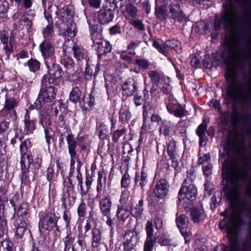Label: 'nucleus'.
Listing matches in <instances>:
<instances>
[{
	"instance_id": "1",
	"label": "nucleus",
	"mask_w": 251,
	"mask_h": 251,
	"mask_svg": "<svg viewBox=\"0 0 251 251\" xmlns=\"http://www.w3.org/2000/svg\"><path fill=\"white\" fill-rule=\"evenodd\" d=\"M223 168V176L226 182L224 191L231 202H234L239 196L238 180H244L246 174L236 164L225 163Z\"/></svg>"
},
{
	"instance_id": "2",
	"label": "nucleus",
	"mask_w": 251,
	"mask_h": 251,
	"mask_svg": "<svg viewBox=\"0 0 251 251\" xmlns=\"http://www.w3.org/2000/svg\"><path fill=\"white\" fill-rule=\"evenodd\" d=\"M225 77L227 83L226 95L229 100H234L240 98L251 97V85L248 87L246 92L244 93L233 69H227Z\"/></svg>"
},
{
	"instance_id": "3",
	"label": "nucleus",
	"mask_w": 251,
	"mask_h": 251,
	"mask_svg": "<svg viewBox=\"0 0 251 251\" xmlns=\"http://www.w3.org/2000/svg\"><path fill=\"white\" fill-rule=\"evenodd\" d=\"M45 64L48 69V73L43 76L42 83L48 81L50 84H59L63 74L61 67L56 63V61Z\"/></svg>"
},
{
	"instance_id": "4",
	"label": "nucleus",
	"mask_w": 251,
	"mask_h": 251,
	"mask_svg": "<svg viewBox=\"0 0 251 251\" xmlns=\"http://www.w3.org/2000/svg\"><path fill=\"white\" fill-rule=\"evenodd\" d=\"M56 90L53 86L46 87L45 89H41L37 98L33 105L34 108L40 109L53 100L56 97Z\"/></svg>"
},
{
	"instance_id": "5",
	"label": "nucleus",
	"mask_w": 251,
	"mask_h": 251,
	"mask_svg": "<svg viewBox=\"0 0 251 251\" xmlns=\"http://www.w3.org/2000/svg\"><path fill=\"white\" fill-rule=\"evenodd\" d=\"M66 141L68 147V153L70 156L71 169L70 176H72L75 171L74 168L75 160L77 162L76 170H80L82 163L80 159L78 158V155L76 153V149L77 148V144L75 137L73 135H68L66 136Z\"/></svg>"
},
{
	"instance_id": "6",
	"label": "nucleus",
	"mask_w": 251,
	"mask_h": 251,
	"mask_svg": "<svg viewBox=\"0 0 251 251\" xmlns=\"http://www.w3.org/2000/svg\"><path fill=\"white\" fill-rule=\"evenodd\" d=\"M242 220L239 213L233 211L228 218V221L222 220L219 224V227L223 229L226 228L229 233L235 232L238 226L241 224Z\"/></svg>"
},
{
	"instance_id": "7",
	"label": "nucleus",
	"mask_w": 251,
	"mask_h": 251,
	"mask_svg": "<svg viewBox=\"0 0 251 251\" xmlns=\"http://www.w3.org/2000/svg\"><path fill=\"white\" fill-rule=\"evenodd\" d=\"M165 104L169 113L173 114L176 117L181 118L188 114L185 107L180 105L176 100L172 96H169L165 100Z\"/></svg>"
},
{
	"instance_id": "8",
	"label": "nucleus",
	"mask_w": 251,
	"mask_h": 251,
	"mask_svg": "<svg viewBox=\"0 0 251 251\" xmlns=\"http://www.w3.org/2000/svg\"><path fill=\"white\" fill-rule=\"evenodd\" d=\"M189 180L186 178L183 181L178 193V199L179 201L185 199L192 201L197 196V190L195 186L192 184L187 185L188 181Z\"/></svg>"
},
{
	"instance_id": "9",
	"label": "nucleus",
	"mask_w": 251,
	"mask_h": 251,
	"mask_svg": "<svg viewBox=\"0 0 251 251\" xmlns=\"http://www.w3.org/2000/svg\"><path fill=\"white\" fill-rule=\"evenodd\" d=\"M153 46L165 56L168 55L170 50H174L177 53L181 51L180 43L177 40H168L165 42V44L154 41Z\"/></svg>"
},
{
	"instance_id": "10",
	"label": "nucleus",
	"mask_w": 251,
	"mask_h": 251,
	"mask_svg": "<svg viewBox=\"0 0 251 251\" xmlns=\"http://www.w3.org/2000/svg\"><path fill=\"white\" fill-rule=\"evenodd\" d=\"M18 104V102L15 98L6 97L2 112L10 121L14 122L17 120V115L15 108Z\"/></svg>"
},
{
	"instance_id": "11",
	"label": "nucleus",
	"mask_w": 251,
	"mask_h": 251,
	"mask_svg": "<svg viewBox=\"0 0 251 251\" xmlns=\"http://www.w3.org/2000/svg\"><path fill=\"white\" fill-rule=\"evenodd\" d=\"M40 50L44 57L45 64L55 61L54 47L49 40H44L40 44Z\"/></svg>"
},
{
	"instance_id": "12",
	"label": "nucleus",
	"mask_w": 251,
	"mask_h": 251,
	"mask_svg": "<svg viewBox=\"0 0 251 251\" xmlns=\"http://www.w3.org/2000/svg\"><path fill=\"white\" fill-rule=\"evenodd\" d=\"M59 217L54 213L48 212L41 215L39 223V226L47 230H51L56 224Z\"/></svg>"
},
{
	"instance_id": "13",
	"label": "nucleus",
	"mask_w": 251,
	"mask_h": 251,
	"mask_svg": "<svg viewBox=\"0 0 251 251\" xmlns=\"http://www.w3.org/2000/svg\"><path fill=\"white\" fill-rule=\"evenodd\" d=\"M124 239L125 251H136L134 247L139 241V235L136 231L134 230L127 231Z\"/></svg>"
},
{
	"instance_id": "14",
	"label": "nucleus",
	"mask_w": 251,
	"mask_h": 251,
	"mask_svg": "<svg viewBox=\"0 0 251 251\" xmlns=\"http://www.w3.org/2000/svg\"><path fill=\"white\" fill-rule=\"evenodd\" d=\"M69 45L72 46L74 56L77 60L86 58L87 51L82 47L75 44L73 41L69 39H68L63 44V49L64 52L66 51Z\"/></svg>"
},
{
	"instance_id": "15",
	"label": "nucleus",
	"mask_w": 251,
	"mask_h": 251,
	"mask_svg": "<svg viewBox=\"0 0 251 251\" xmlns=\"http://www.w3.org/2000/svg\"><path fill=\"white\" fill-rule=\"evenodd\" d=\"M74 8L72 5H67L63 7L60 11L58 15V21L57 22L60 25H65V24L73 22V17L74 15Z\"/></svg>"
},
{
	"instance_id": "16",
	"label": "nucleus",
	"mask_w": 251,
	"mask_h": 251,
	"mask_svg": "<svg viewBox=\"0 0 251 251\" xmlns=\"http://www.w3.org/2000/svg\"><path fill=\"white\" fill-rule=\"evenodd\" d=\"M40 123L45 129L46 141L49 146L53 141L54 133L50 128H48V127L50 125V121L49 116L48 115L44 116L41 114L40 115Z\"/></svg>"
},
{
	"instance_id": "17",
	"label": "nucleus",
	"mask_w": 251,
	"mask_h": 251,
	"mask_svg": "<svg viewBox=\"0 0 251 251\" xmlns=\"http://www.w3.org/2000/svg\"><path fill=\"white\" fill-rule=\"evenodd\" d=\"M224 12L221 18V22L225 25L229 24L234 17V9L231 0H226V2L223 4Z\"/></svg>"
},
{
	"instance_id": "18",
	"label": "nucleus",
	"mask_w": 251,
	"mask_h": 251,
	"mask_svg": "<svg viewBox=\"0 0 251 251\" xmlns=\"http://www.w3.org/2000/svg\"><path fill=\"white\" fill-rule=\"evenodd\" d=\"M169 185L166 180L162 179L156 184L153 193L155 197L159 199H164L167 195Z\"/></svg>"
},
{
	"instance_id": "19",
	"label": "nucleus",
	"mask_w": 251,
	"mask_h": 251,
	"mask_svg": "<svg viewBox=\"0 0 251 251\" xmlns=\"http://www.w3.org/2000/svg\"><path fill=\"white\" fill-rule=\"evenodd\" d=\"M31 147L30 141L28 139H25L22 141L20 146V151L21 154L20 162H32V159L31 158L30 155L28 153V150Z\"/></svg>"
},
{
	"instance_id": "20",
	"label": "nucleus",
	"mask_w": 251,
	"mask_h": 251,
	"mask_svg": "<svg viewBox=\"0 0 251 251\" xmlns=\"http://www.w3.org/2000/svg\"><path fill=\"white\" fill-rule=\"evenodd\" d=\"M56 25L58 26L61 33L65 37L72 38L76 34L77 28L75 24L73 21L66 24V28L64 27V25H60L58 22L57 23Z\"/></svg>"
},
{
	"instance_id": "21",
	"label": "nucleus",
	"mask_w": 251,
	"mask_h": 251,
	"mask_svg": "<svg viewBox=\"0 0 251 251\" xmlns=\"http://www.w3.org/2000/svg\"><path fill=\"white\" fill-rule=\"evenodd\" d=\"M51 12H44L45 17L47 21L48 25L43 29V35L45 40H49L52 37L54 33L53 21L51 17Z\"/></svg>"
},
{
	"instance_id": "22",
	"label": "nucleus",
	"mask_w": 251,
	"mask_h": 251,
	"mask_svg": "<svg viewBox=\"0 0 251 251\" xmlns=\"http://www.w3.org/2000/svg\"><path fill=\"white\" fill-rule=\"evenodd\" d=\"M170 13L172 18L175 21L181 22L186 20V16L182 12L177 3L173 2L170 4Z\"/></svg>"
},
{
	"instance_id": "23",
	"label": "nucleus",
	"mask_w": 251,
	"mask_h": 251,
	"mask_svg": "<svg viewBox=\"0 0 251 251\" xmlns=\"http://www.w3.org/2000/svg\"><path fill=\"white\" fill-rule=\"evenodd\" d=\"M123 94L126 96H131L137 89V83L133 78L126 81L122 86Z\"/></svg>"
},
{
	"instance_id": "24",
	"label": "nucleus",
	"mask_w": 251,
	"mask_h": 251,
	"mask_svg": "<svg viewBox=\"0 0 251 251\" xmlns=\"http://www.w3.org/2000/svg\"><path fill=\"white\" fill-rule=\"evenodd\" d=\"M103 243L102 230L97 227H94L92 230V247L98 249Z\"/></svg>"
},
{
	"instance_id": "25",
	"label": "nucleus",
	"mask_w": 251,
	"mask_h": 251,
	"mask_svg": "<svg viewBox=\"0 0 251 251\" xmlns=\"http://www.w3.org/2000/svg\"><path fill=\"white\" fill-rule=\"evenodd\" d=\"M192 220L194 223L202 222L206 216L202 206L195 207L190 210Z\"/></svg>"
},
{
	"instance_id": "26",
	"label": "nucleus",
	"mask_w": 251,
	"mask_h": 251,
	"mask_svg": "<svg viewBox=\"0 0 251 251\" xmlns=\"http://www.w3.org/2000/svg\"><path fill=\"white\" fill-rule=\"evenodd\" d=\"M36 123L35 120L30 119L29 112L27 110L25 116L24 133L25 135L32 133L36 127Z\"/></svg>"
},
{
	"instance_id": "27",
	"label": "nucleus",
	"mask_w": 251,
	"mask_h": 251,
	"mask_svg": "<svg viewBox=\"0 0 251 251\" xmlns=\"http://www.w3.org/2000/svg\"><path fill=\"white\" fill-rule=\"evenodd\" d=\"M112 207V201L109 198L105 197L102 198L99 202L100 212L104 216L110 215Z\"/></svg>"
},
{
	"instance_id": "28",
	"label": "nucleus",
	"mask_w": 251,
	"mask_h": 251,
	"mask_svg": "<svg viewBox=\"0 0 251 251\" xmlns=\"http://www.w3.org/2000/svg\"><path fill=\"white\" fill-rule=\"evenodd\" d=\"M0 39L3 44L5 45L3 49L6 54L9 55L12 52L13 49L12 41L10 40L8 42V32L5 30L2 31L0 34Z\"/></svg>"
},
{
	"instance_id": "29",
	"label": "nucleus",
	"mask_w": 251,
	"mask_h": 251,
	"mask_svg": "<svg viewBox=\"0 0 251 251\" xmlns=\"http://www.w3.org/2000/svg\"><path fill=\"white\" fill-rule=\"evenodd\" d=\"M114 15L111 10H101L98 15V19L101 24H105L113 20Z\"/></svg>"
},
{
	"instance_id": "30",
	"label": "nucleus",
	"mask_w": 251,
	"mask_h": 251,
	"mask_svg": "<svg viewBox=\"0 0 251 251\" xmlns=\"http://www.w3.org/2000/svg\"><path fill=\"white\" fill-rule=\"evenodd\" d=\"M131 118L129 107L126 105H122L119 111V120L123 123H128Z\"/></svg>"
},
{
	"instance_id": "31",
	"label": "nucleus",
	"mask_w": 251,
	"mask_h": 251,
	"mask_svg": "<svg viewBox=\"0 0 251 251\" xmlns=\"http://www.w3.org/2000/svg\"><path fill=\"white\" fill-rule=\"evenodd\" d=\"M96 44L98 45L97 50L100 54H105L110 52L112 50L111 45L106 40L99 41L96 42Z\"/></svg>"
},
{
	"instance_id": "32",
	"label": "nucleus",
	"mask_w": 251,
	"mask_h": 251,
	"mask_svg": "<svg viewBox=\"0 0 251 251\" xmlns=\"http://www.w3.org/2000/svg\"><path fill=\"white\" fill-rule=\"evenodd\" d=\"M32 162H20L22 170L21 181L22 184H28L29 182L28 168Z\"/></svg>"
},
{
	"instance_id": "33",
	"label": "nucleus",
	"mask_w": 251,
	"mask_h": 251,
	"mask_svg": "<svg viewBox=\"0 0 251 251\" xmlns=\"http://www.w3.org/2000/svg\"><path fill=\"white\" fill-rule=\"evenodd\" d=\"M75 236L70 229L67 231L66 236L63 239L64 244V249L70 250L72 248V251H75L73 245L75 241Z\"/></svg>"
},
{
	"instance_id": "34",
	"label": "nucleus",
	"mask_w": 251,
	"mask_h": 251,
	"mask_svg": "<svg viewBox=\"0 0 251 251\" xmlns=\"http://www.w3.org/2000/svg\"><path fill=\"white\" fill-rule=\"evenodd\" d=\"M129 208L130 206L118 205L116 215L119 220L121 221H125L128 218L130 214H131Z\"/></svg>"
},
{
	"instance_id": "35",
	"label": "nucleus",
	"mask_w": 251,
	"mask_h": 251,
	"mask_svg": "<svg viewBox=\"0 0 251 251\" xmlns=\"http://www.w3.org/2000/svg\"><path fill=\"white\" fill-rule=\"evenodd\" d=\"M207 129V126L205 124H201L198 127L196 133L200 138V145L204 146L207 141V137L205 136V132Z\"/></svg>"
},
{
	"instance_id": "36",
	"label": "nucleus",
	"mask_w": 251,
	"mask_h": 251,
	"mask_svg": "<svg viewBox=\"0 0 251 251\" xmlns=\"http://www.w3.org/2000/svg\"><path fill=\"white\" fill-rule=\"evenodd\" d=\"M106 177L103 172H99L98 173V185L97 186V191L98 194L96 196L97 199H99L101 197V193L103 190V185L106 183Z\"/></svg>"
},
{
	"instance_id": "37",
	"label": "nucleus",
	"mask_w": 251,
	"mask_h": 251,
	"mask_svg": "<svg viewBox=\"0 0 251 251\" xmlns=\"http://www.w3.org/2000/svg\"><path fill=\"white\" fill-rule=\"evenodd\" d=\"M143 204L144 201L143 200H140L139 201L138 203L135 205H130L129 208L131 215L135 217H139L142 214L144 210Z\"/></svg>"
},
{
	"instance_id": "38",
	"label": "nucleus",
	"mask_w": 251,
	"mask_h": 251,
	"mask_svg": "<svg viewBox=\"0 0 251 251\" xmlns=\"http://www.w3.org/2000/svg\"><path fill=\"white\" fill-rule=\"evenodd\" d=\"M61 63L66 69L68 74L72 73L74 70V62L72 58L68 56H64L61 60Z\"/></svg>"
},
{
	"instance_id": "39",
	"label": "nucleus",
	"mask_w": 251,
	"mask_h": 251,
	"mask_svg": "<svg viewBox=\"0 0 251 251\" xmlns=\"http://www.w3.org/2000/svg\"><path fill=\"white\" fill-rule=\"evenodd\" d=\"M82 98L81 92L77 87L73 88L69 94L70 100L74 103L80 102Z\"/></svg>"
},
{
	"instance_id": "40",
	"label": "nucleus",
	"mask_w": 251,
	"mask_h": 251,
	"mask_svg": "<svg viewBox=\"0 0 251 251\" xmlns=\"http://www.w3.org/2000/svg\"><path fill=\"white\" fill-rule=\"evenodd\" d=\"M27 220H25L21 221L19 224L15 233V236L17 239L22 238L24 235L27 228Z\"/></svg>"
},
{
	"instance_id": "41",
	"label": "nucleus",
	"mask_w": 251,
	"mask_h": 251,
	"mask_svg": "<svg viewBox=\"0 0 251 251\" xmlns=\"http://www.w3.org/2000/svg\"><path fill=\"white\" fill-rule=\"evenodd\" d=\"M131 200L130 192L128 190H125L122 193L119 205H122V206H130Z\"/></svg>"
},
{
	"instance_id": "42",
	"label": "nucleus",
	"mask_w": 251,
	"mask_h": 251,
	"mask_svg": "<svg viewBox=\"0 0 251 251\" xmlns=\"http://www.w3.org/2000/svg\"><path fill=\"white\" fill-rule=\"evenodd\" d=\"M148 182L147 174L142 171L140 173L136 174L135 177V183L136 185L141 187L142 189Z\"/></svg>"
},
{
	"instance_id": "43",
	"label": "nucleus",
	"mask_w": 251,
	"mask_h": 251,
	"mask_svg": "<svg viewBox=\"0 0 251 251\" xmlns=\"http://www.w3.org/2000/svg\"><path fill=\"white\" fill-rule=\"evenodd\" d=\"M176 143L172 139L169 140L167 144V151L171 159H175L177 156L176 153Z\"/></svg>"
},
{
	"instance_id": "44",
	"label": "nucleus",
	"mask_w": 251,
	"mask_h": 251,
	"mask_svg": "<svg viewBox=\"0 0 251 251\" xmlns=\"http://www.w3.org/2000/svg\"><path fill=\"white\" fill-rule=\"evenodd\" d=\"M29 205L28 203L23 202L19 205L18 208L17 215L19 217L24 218L29 213Z\"/></svg>"
},
{
	"instance_id": "45",
	"label": "nucleus",
	"mask_w": 251,
	"mask_h": 251,
	"mask_svg": "<svg viewBox=\"0 0 251 251\" xmlns=\"http://www.w3.org/2000/svg\"><path fill=\"white\" fill-rule=\"evenodd\" d=\"M99 137L101 140L107 139L108 138V126L103 124H100L98 127Z\"/></svg>"
},
{
	"instance_id": "46",
	"label": "nucleus",
	"mask_w": 251,
	"mask_h": 251,
	"mask_svg": "<svg viewBox=\"0 0 251 251\" xmlns=\"http://www.w3.org/2000/svg\"><path fill=\"white\" fill-rule=\"evenodd\" d=\"M138 10L132 4L127 5L125 11V17L127 18H135L137 16Z\"/></svg>"
},
{
	"instance_id": "47",
	"label": "nucleus",
	"mask_w": 251,
	"mask_h": 251,
	"mask_svg": "<svg viewBox=\"0 0 251 251\" xmlns=\"http://www.w3.org/2000/svg\"><path fill=\"white\" fill-rule=\"evenodd\" d=\"M155 15L156 17L161 20H164L167 17L166 6L155 7Z\"/></svg>"
},
{
	"instance_id": "48",
	"label": "nucleus",
	"mask_w": 251,
	"mask_h": 251,
	"mask_svg": "<svg viewBox=\"0 0 251 251\" xmlns=\"http://www.w3.org/2000/svg\"><path fill=\"white\" fill-rule=\"evenodd\" d=\"M27 65L30 71L35 72L39 70L40 67V62L36 59H30L27 62Z\"/></svg>"
},
{
	"instance_id": "49",
	"label": "nucleus",
	"mask_w": 251,
	"mask_h": 251,
	"mask_svg": "<svg viewBox=\"0 0 251 251\" xmlns=\"http://www.w3.org/2000/svg\"><path fill=\"white\" fill-rule=\"evenodd\" d=\"M156 241L154 238H147L144 246V251H152Z\"/></svg>"
},
{
	"instance_id": "50",
	"label": "nucleus",
	"mask_w": 251,
	"mask_h": 251,
	"mask_svg": "<svg viewBox=\"0 0 251 251\" xmlns=\"http://www.w3.org/2000/svg\"><path fill=\"white\" fill-rule=\"evenodd\" d=\"M9 9V3L7 1H3L0 3V17L4 19Z\"/></svg>"
},
{
	"instance_id": "51",
	"label": "nucleus",
	"mask_w": 251,
	"mask_h": 251,
	"mask_svg": "<svg viewBox=\"0 0 251 251\" xmlns=\"http://www.w3.org/2000/svg\"><path fill=\"white\" fill-rule=\"evenodd\" d=\"M149 76L151 78L152 82L155 84H159L162 80L159 74L156 71H151L148 73Z\"/></svg>"
},
{
	"instance_id": "52",
	"label": "nucleus",
	"mask_w": 251,
	"mask_h": 251,
	"mask_svg": "<svg viewBox=\"0 0 251 251\" xmlns=\"http://www.w3.org/2000/svg\"><path fill=\"white\" fill-rule=\"evenodd\" d=\"M182 235L184 237L186 243H189L190 239L191 233L188 228L186 227V226H183L182 227H178Z\"/></svg>"
},
{
	"instance_id": "53",
	"label": "nucleus",
	"mask_w": 251,
	"mask_h": 251,
	"mask_svg": "<svg viewBox=\"0 0 251 251\" xmlns=\"http://www.w3.org/2000/svg\"><path fill=\"white\" fill-rule=\"evenodd\" d=\"M189 124V121L188 120H181L177 123L176 126L180 133H182L185 132Z\"/></svg>"
},
{
	"instance_id": "54",
	"label": "nucleus",
	"mask_w": 251,
	"mask_h": 251,
	"mask_svg": "<svg viewBox=\"0 0 251 251\" xmlns=\"http://www.w3.org/2000/svg\"><path fill=\"white\" fill-rule=\"evenodd\" d=\"M188 221V218L184 215L177 216L176 218V223L178 227L186 226Z\"/></svg>"
},
{
	"instance_id": "55",
	"label": "nucleus",
	"mask_w": 251,
	"mask_h": 251,
	"mask_svg": "<svg viewBox=\"0 0 251 251\" xmlns=\"http://www.w3.org/2000/svg\"><path fill=\"white\" fill-rule=\"evenodd\" d=\"M87 207L85 202L82 201L78 205L77 209V213L79 218L83 217L86 214Z\"/></svg>"
},
{
	"instance_id": "56",
	"label": "nucleus",
	"mask_w": 251,
	"mask_h": 251,
	"mask_svg": "<svg viewBox=\"0 0 251 251\" xmlns=\"http://www.w3.org/2000/svg\"><path fill=\"white\" fill-rule=\"evenodd\" d=\"M135 62L137 65L143 69H147L150 66V62L147 60L143 58H137L135 59Z\"/></svg>"
},
{
	"instance_id": "57",
	"label": "nucleus",
	"mask_w": 251,
	"mask_h": 251,
	"mask_svg": "<svg viewBox=\"0 0 251 251\" xmlns=\"http://www.w3.org/2000/svg\"><path fill=\"white\" fill-rule=\"evenodd\" d=\"M146 231L147 233V238H153V224L151 221H148L146 225Z\"/></svg>"
},
{
	"instance_id": "58",
	"label": "nucleus",
	"mask_w": 251,
	"mask_h": 251,
	"mask_svg": "<svg viewBox=\"0 0 251 251\" xmlns=\"http://www.w3.org/2000/svg\"><path fill=\"white\" fill-rule=\"evenodd\" d=\"M71 219L72 214L71 212L69 210L66 209L63 212V219L65 223V225L67 227L70 226Z\"/></svg>"
},
{
	"instance_id": "59",
	"label": "nucleus",
	"mask_w": 251,
	"mask_h": 251,
	"mask_svg": "<svg viewBox=\"0 0 251 251\" xmlns=\"http://www.w3.org/2000/svg\"><path fill=\"white\" fill-rule=\"evenodd\" d=\"M86 236V234L82 233L81 232L78 235L77 243L81 250H83L86 247V242L85 240Z\"/></svg>"
},
{
	"instance_id": "60",
	"label": "nucleus",
	"mask_w": 251,
	"mask_h": 251,
	"mask_svg": "<svg viewBox=\"0 0 251 251\" xmlns=\"http://www.w3.org/2000/svg\"><path fill=\"white\" fill-rule=\"evenodd\" d=\"M61 103L60 101H55L51 106V113L56 116L61 109Z\"/></svg>"
},
{
	"instance_id": "61",
	"label": "nucleus",
	"mask_w": 251,
	"mask_h": 251,
	"mask_svg": "<svg viewBox=\"0 0 251 251\" xmlns=\"http://www.w3.org/2000/svg\"><path fill=\"white\" fill-rule=\"evenodd\" d=\"M21 24L22 25L26 26L27 29H30L32 25L30 17H27L26 16H23Z\"/></svg>"
},
{
	"instance_id": "62",
	"label": "nucleus",
	"mask_w": 251,
	"mask_h": 251,
	"mask_svg": "<svg viewBox=\"0 0 251 251\" xmlns=\"http://www.w3.org/2000/svg\"><path fill=\"white\" fill-rule=\"evenodd\" d=\"M172 129L173 127L171 126L164 124L160 127V132L161 133L163 134L165 136H169Z\"/></svg>"
},
{
	"instance_id": "63",
	"label": "nucleus",
	"mask_w": 251,
	"mask_h": 251,
	"mask_svg": "<svg viewBox=\"0 0 251 251\" xmlns=\"http://www.w3.org/2000/svg\"><path fill=\"white\" fill-rule=\"evenodd\" d=\"M157 86L164 94L168 93L171 91L170 85L168 83H163V80L159 84H157Z\"/></svg>"
},
{
	"instance_id": "64",
	"label": "nucleus",
	"mask_w": 251,
	"mask_h": 251,
	"mask_svg": "<svg viewBox=\"0 0 251 251\" xmlns=\"http://www.w3.org/2000/svg\"><path fill=\"white\" fill-rule=\"evenodd\" d=\"M158 243L162 246L169 245L171 243L170 239L166 235H161L157 237Z\"/></svg>"
}]
</instances>
